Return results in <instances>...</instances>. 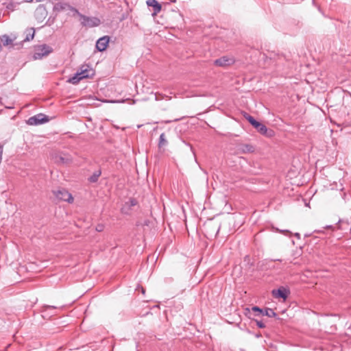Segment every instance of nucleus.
Instances as JSON below:
<instances>
[{"mask_svg": "<svg viewBox=\"0 0 351 351\" xmlns=\"http://www.w3.org/2000/svg\"><path fill=\"white\" fill-rule=\"evenodd\" d=\"M45 308H52V309H56V307L54 306H49V305H47L45 306Z\"/></svg>", "mask_w": 351, "mask_h": 351, "instance_id": "25", "label": "nucleus"}, {"mask_svg": "<svg viewBox=\"0 0 351 351\" xmlns=\"http://www.w3.org/2000/svg\"><path fill=\"white\" fill-rule=\"evenodd\" d=\"M295 236L296 237H298V239H300V234H299V233H295Z\"/></svg>", "mask_w": 351, "mask_h": 351, "instance_id": "28", "label": "nucleus"}, {"mask_svg": "<svg viewBox=\"0 0 351 351\" xmlns=\"http://www.w3.org/2000/svg\"><path fill=\"white\" fill-rule=\"evenodd\" d=\"M75 74H76V75H77V77H81V76H82V74H81V72H80V71H77Z\"/></svg>", "mask_w": 351, "mask_h": 351, "instance_id": "27", "label": "nucleus"}, {"mask_svg": "<svg viewBox=\"0 0 351 351\" xmlns=\"http://www.w3.org/2000/svg\"><path fill=\"white\" fill-rule=\"evenodd\" d=\"M104 228V226L103 224L100 223V224H98L97 225L96 228H95V230L97 231V232H101L103 231Z\"/></svg>", "mask_w": 351, "mask_h": 351, "instance_id": "24", "label": "nucleus"}, {"mask_svg": "<svg viewBox=\"0 0 351 351\" xmlns=\"http://www.w3.org/2000/svg\"><path fill=\"white\" fill-rule=\"evenodd\" d=\"M56 161L61 164H69L72 162V158L68 154H60L56 156Z\"/></svg>", "mask_w": 351, "mask_h": 351, "instance_id": "12", "label": "nucleus"}, {"mask_svg": "<svg viewBox=\"0 0 351 351\" xmlns=\"http://www.w3.org/2000/svg\"><path fill=\"white\" fill-rule=\"evenodd\" d=\"M49 121V119L47 116L44 114L39 113L33 117H29L27 123L30 125H38L40 124H43L47 123Z\"/></svg>", "mask_w": 351, "mask_h": 351, "instance_id": "4", "label": "nucleus"}, {"mask_svg": "<svg viewBox=\"0 0 351 351\" xmlns=\"http://www.w3.org/2000/svg\"><path fill=\"white\" fill-rule=\"evenodd\" d=\"M1 42L3 43V46H13V39L10 38L9 36L4 34L1 36Z\"/></svg>", "mask_w": 351, "mask_h": 351, "instance_id": "13", "label": "nucleus"}, {"mask_svg": "<svg viewBox=\"0 0 351 351\" xmlns=\"http://www.w3.org/2000/svg\"><path fill=\"white\" fill-rule=\"evenodd\" d=\"M77 15L80 18L81 24L82 26L86 27H97L100 25L101 21L97 17L94 16H86L79 12Z\"/></svg>", "mask_w": 351, "mask_h": 351, "instance_id": "2", "label": "nucleus"}, {"mask_svg": "<svg viewBox=\"0 0 351 351\" xmlns=\"http://www.w3.org/2000/svg\"><path fill=\"white\" fill-rule=\"evenodd\" d=\"M326 228H332V226H327Z\"/></svg>", "mask_w": 351, "mask_h": 351, "instance_id": "29", "label": "nucleus"}, {"mask_svg": "<svg viewBox=\"0 0 351 351\" xmlns=\"http://www.w3.org/2000/svg\"><path fill=\"white\" fill-rule=\"evenodd\" d=\"M262 315H265L269 317H275L277 316V314L274 312V311L271 308H266L263 310V313Z\"/></svg>", "mask_w": 351, "mask_h": 351, "instance_id": "18", "label": "nucleus"}, {"mask_svg": "<svg viewBox=\"0 0 351 351\" xmlns=\"http://www.w3.org/2000/svg\"><path fill=\"white\" fill-rule=\"evenodd\" d=\"M35 31L34 28H30L26 31V36L23 39V42H27L34 38Z\"/></svg>", "mask_w": 351, "mask_h": 351, "instance_id": "16", "label": "nucleus"}, {"mask_svg": "<svg viewBox=\"0 0 351 351\" xmlns=\"http://www.w3.org/2000/svg\"><path fill=\"white\" fill-rule=\"evenodd\" d=\"M243 151V152H252L254 151V148L250 145H245Z\"/></svg>", "mask_w": 351, "mask_h": 351, "instance_id": "22", "label": "nucleus"}, {"mask_svg": "<svg viewBox=\"0 0 351 351\" xmlns=\"http://www.w3.org/2000/svg\"><path fill=\"white\" fill-rule=\"evenodd\" d=\"M80 72H81V74H82L81 77H82V79L88 78L91 75H93V71L91 70L87 69H82L80 71Z\"/></svg>", "mask_w": 351, "mask_h": 351, "instance_id": "19", "label": "nucleus"}, {"mask_svg": "<svg viewBox=\"0 0 351 351\" xmlns=\"http://www.w3.org/2000/svg\"><path fill=\"white\" fill-rule=\"evenodd\" d=\"M56 8L62 11H70L73 12V15L79 14V12L76 8L72 7L66 3H58L56 5Z\"/></svg>", "mask_w": 351, "mask_h": 351, "instance_id": "10", "label": "nucleus"}, {"mask_svg": "<svg viewBox=\"0 0 351 351\" xmlns=\"http://www.w3.org/2000/svg\"><path fill=\"white\" fill-rule=\"evenodd\" d=\"M234 59L228 56H223L214 61V64L217 66L225 67L234 63Z\"/></svg>", "mask_w": 351, "mask_h": 351, "instance_id": "6", "label": "nucleus"}, {"mask_svg": "<svg viewBox=\"0 0 351 351\" xmlns=\"http://www.w3.org/2000/svg\"><path fill=\"white\" fill-rule=\"evenodd\" d=\"M256 326L260 328H264L265 327V324L260 320L256 319L255 320Z\"/></svg>", "mask_w": 351, "mask_h": 351, "instance_id": "23", "label": "nucleus"}, {"mask_svg": "<svg viewBox=\"0 0 351 351\" xmlns=\"http://www.w3.org/2000/svg\"><path fill=\"white\" fill-rule=\"evenodd\" d=\"M206 228L207 229H210L211 228H213V229L215 230H216L215 234H214V236L216 237L218 234L219 232L221 226L219 224L210 223V224H208Z\"/></svg>", "mask_w": 351, "mask_h": 351, "instance_id": "20", "label": "nucleus"}, {"mask_svg": "<svg viewBox=\"0 0 351 351\" xmlns=\"http://www.w3.org/2000/svg\"><path fill=\"white\" fill-rule=\"evenodd\" d=\"M167 141L165 133H162L159 137L158 147L160 149L167 145Z\"/></svg>", "mask_w": 351, "mask_h": 351, "instance_id": "17", "label": "nucleus"}, {"mask_svg": "<svg viewBox=\"0 0 351 351\" xmlns=\"http://www.w3.org/2000/svg\"><path fill=\"white\" fill-rule=\"evenodd\" d=\"M247 310H248L250 313L251 314H253L254 316L262 315V313H263V309L256 306L252 307L251 310H250L249 308H247Z\"/></svg>", "mask_w": 351, "mask_h": 351, "instance_id": "15", "label": "nucleus"}, {"mask_svg": "<svg viewBox=\"0 0 351 351\" xmlns=\"http://www.w3.org/2000/svg\"><path fill=\"white\" fill-rule=\"evenodd\" d=\"M53 194L56 197L60 200L69 203L73 201V198L71 194L65 189H60L56 191H53Z\"/></svg>", "mask_w": 351, "mask_h": 351, "instance_id": "5", "label": "nucleus"}, {"mask_svg": "<svg viewBox=\"0 0 351 351\" xmlns=\"http://www.w3.org/2000/svg\"><path fill=\"white\" fill-rule=\"evenodd\" d=\"M137 204V200L134 198H130L128 202H125L121 208V212L124 215H130L132 207Z\"/></svg>", "mask_w": 351, "mask_h": 351, "instance_id": "8", "label": "nucleus"}, {"mask_svg": "<svg viewBox=\"0 0 351 351\" xmlns=\"http://www.w3.org/2000/svg\"><path fill=\"white\" fill-rule=\"evenodd\" d=\"M147 5L153 8V14H157L161 10L162 6L156 0H147Z\"/></svg>", "mask_w": 351, "mask_h": 351, "instance_id": "11", "label": "nucleus"}, {"mask_svg": "<svg viewBox=\"0 0 351 351\" xmlns=\"http://www.w3.org/2000/svg\"><path fill=\"white\" fill-rule=\"evenodd\" d=\"M289 290L287 289L284 287H281L278 289H274L272 291V295L275 298H282L283 300H285L289 294Z\"/></svg>", "mask_w": 351, "mask_h": 351, "instance_id": "7", "label": "nucleus"}, {"mask_svg": "<svg viewBox=\"0 0 351 351\" xmlns=\"http://www.w3.org/2000/svg\"><path fill=\"white\" fill-rule=\"evenodd\" d=\"M101 171L100 169H98L97 171H95L92 176H90L89 178H88V181L91 183H95L97 182L99 176H101Z\"/></svg>", "mask_w": 351, "mask_h": 351, "instance_id": "14", "label": "nucleus"}, {"mask_svg": "<svg viewBox=\"0 0 351 351\" xmlns=\"http://www.w3.org/2000/svg\"><path fill=\"white\" fill-rule=\"evenodd\" d=\"M244 117L260 134L267 136H271L273 135L274 132L271 130H268L267 128L264 124L256 121L251 115L245 113Z\"/></svg>", "mask_w": 351, "mask_h": 351, "instance_id": "1", "label": "nucleus"}, {"mask_svg": "<svg viewBox=\"0 0 351 351\" xmlns=\"http://www.w3.org/2000/svg\"><path fill=\"white\" fill-rule=\"evenodd\" d=\"M110 41V38L108 36H104L99 38L96 43V48L99 51H104L106 50Z\"/></svg>", "mask_w": 351, "mask_h": 351, "instance_id": "9", "label": "nucleus"}, {"mask_svg": "<svg viewBox=\"0 0 351 351\" xmlns=\"http://www.w3.org/2000/svg\"><path fill=\"white\" fill-rule=\"evenodd\" d=\"M339 223H345L346 225L349 224L348 221H344L343 220H341V219L339 221Z\"/></svg>", "mask_w": 351, "mask_h": 351, "instance_id": "26", "label": "nucleus"}, {"mask_svg": "<svg viewBox=\"0 0 351 351\" xmlns=\"http://www.w3.org/2000/svg\"><path fill=\"white\" fill-rule=\"evenodd\" d=\"M52 51V47L46 44L39 45L36 48L34 53V59H41L43 57L48 56Z\"/></svg>", "mask_w": 351, "mask_h": 351, "instance_id": "3", "label": "nucleus"}, {"mask_svg": "<svg viewBox=\"0 0 351 351\" xmlns=\"http://www.w3.org/2000/svg\"><path fill=\"white\" fill-rule=\"evenodd\" d=\"M280 232H285V230H280ZM286 232H288V231L286 230Z\"/></svg>", "mask_w": 351, "mask_h": 351, "instance_id": "30", "label": "nucleus"}, {"mask_svg": "<svg viewBox=\"0 0 351 351\" xmlns=\"http://www.w3.org/2000/svg\"><path fill=\"white\" fill-rule=\"evenodd\" d=\"M81 80H82V77H77L76 74H75L69 80V82L73 84H77Z\"/></svg>", "mask_w": 351, "mask_h": 351, "instance_id": "21", "label": "nucleus"}]
</instances>
